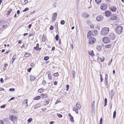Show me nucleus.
<instances>
[{"label":"nucleus","instance_id":"obj_57","mask_svg":"<svg viewBox=\"0 0 124 124\" xmlns=\"http://www.w3.org/2000/svg\"><path fill=\"white\" fill-rule=\"evenodd\" d=\"M15 99V98L14 97H12V98H11L10 99V100L9 101H11V100H14V99Z\"/></svg>","mask_w":124,"mask_h":124},{"label":"nucleus","instance_id":"obj_62","mask_svg":"<svg viewBox=\"0 0 124 124\" xmlns=\"http://www.w3.org/2000/svg\"><path fill=\"white\" fill-rule=\"evenodd\" d=\"M20 13V11L19 10H18L17 12V14H19Z\"/></svg>","mask_w":124,"mask_h":124},{"label":"nucleus","instance_id":"obj_59","mask_svg":"<svg viewBox=\"0 0 124 124\" xmlns=\"http://www.w3.org/2000/svg\"><path fill=\"white\" fill-rule=\"evenodd\" d=\"M69 85H66V87L67 89H69Z\"/></svg>","mask_w":124,"mask_h":124},{"label":"nucleus","instance_id":"obj_64","mask_svg":"<svg viewBox=\"0 0 124 124\" xmlns=\"http://www.w3.org/2000/svg\"><path fill=\"white\" fill-rule=\"evenodd\" d=\"M54 122L53 121H51L50 123V124H53L54 123Z\"/></svg>","mask_w":124,"mask_h":124},{"label":"nucleus","instance_id":"obj_32","mask_svg":"<svg viewBox=\"0 0 124 124\" xmlns=\"http://www.w3.org/2000/svg\"><path fill=\"white\" fill-rule=\"evenodd\" d=\"M35 79V77L34 76H31L30 77V80H34Z\"/></svg>","mask_w":124,"mask_h":124},{"label":"nucleus","instance_id":"obj_11","mask_svg":"<svg viewBox=\"0 0 124 124\" xmlns=\"http://www.w3.org/2000/svg\"><path fill=\"white\" fill-rule=\"evenodd\" d=\"M103 18V17L102 16H98L96 17L97 20L98 21H102Z\"/></svg>","mask_w":124,"mask_h":124},{"label":"nucleus","instance_id":"obj_19","mask_svg":"<svg viewBox=\"0 0 124 124\" xmlns=\"http://www.w3.org/2000/svg\"><path fill=\"white\" fill-rule=\"evenodd\" d=\"M16 54H14L11 60L12 61V63H13L14 60L16 59Z\"/></svg>","mask_w":124,"mask_h":124},{"label":"nucleus","instance_id":"obj_35","mask_svg":"<svg viewBox=\"0 0 124 124\" xmlns=\"http://www.w3.org/2000/svg\"><path fill=\"white\" fill-rule=\"evenodd\" d=\"M107 99L105 98L104 99V106H105L107 105Z\"/></svg>","mask_w":124,"mask_h":124},{"label":"nucleus","instance_id":"obj_50","mask_svg":"<svg viewBox=\"0 0 124 124\" xmlns=\"http://www.w3.org/2000/svg\"><path fill=\"white\" fill-rule=\"evenodd\" d=\"M15 90V89L14 88H10L9 89V91H14Z\"/></svg>","mask_w":124,"mask_h":124},{"label":"nucleus","instance_id":"obj_49","mask_svg":"<svg viewBox=\"0 0 124 124\" xmlns=\"http://www.w3.org/2000/svg\"><path fill=\"white\" fill-rule=\"evenodd\" d=\"M29 9V8H26L24 9L23 11V12H24L26 11H27Z\"/></svg>","mask_w":124,"mask_h":124},{"label":"nucleus","instance_id":"obj_31","mask_svg":"<svg viewBox=\"0 0 124 124\" xmlns=\"http://www.w3.org/2000/svg\"><path fill=\"white\" fill-rule=\"evenodd\" d=\"M116 111H114L113 112V119L115 118L116 116Z\"/></svg>","mask_w":124,"mask_h":124},{"label":"nucleus","instance_id":"obj_7","mask_svg":"<svg viewBox=\"0 0 124 124\" xmlns=\"http://www.w3.org/2000/svg\"><path fill=\"white\" fill-rule=\"evenodd\" d=\"M102 41L103 42L105 43H108L110 42V40L109 38L104 37L102 39Z\"/></svg>","mask_w":124,"mask_h":124},{"label":"nucleus","instance_id":"obj_13","mask_svg":"<svg viewBox=\"0 0 124 124\" xmlns=\"http://www.w3.org/2000/svg\"><path fill=\"white\" fill-rule=\"evenodd\" d=\"M117 17V16L115 15H113L111 17V19L113 20L116 19Z\"/></svg>","mask_w":124,"mask_h":124},{"label":"nucleus","instance_id":"obj_47","mask_svg":"<svg viewBox=\"0 0 124 124\" xmlns=\"http://www.w3.org/2000/svg\"><path fill=\"white\" fill-rule=\"evenodd\" d=\"M106 83V87L107 88H108V83L107 81L105 82Z\"/></svg>","mask_w":124,"mask_h":124},{"label":"nucleus","instance_id":"obj_48","mask_svg":"<svg viewBox=\"0 0 124 124\" xmlns=\"http://www.w3.org/2000/svg\"><path fill=\"white\" fill-rule=\"evenodd\" d=\"M58 75V72L55 73L54 74V75L55 77H57Z\"/></svg>","mask_w":124,"mask_h":124},{"label":"nucleus","instance_id":"obj_29","mask_svg":"<svg viewBox=\"0 0 124 124\" xmlns=\"http://www.w3.org/2000/svg\"><path fill=\"white\" fill-rule=\"evenodd\" d=\"M44 91V90L41 88L39 89L38 90V92L39 93H41Z\"/></svg>","mask_w":124,"mask_h":124},{"label":"nucleus","instance_id":"obj_10","mask_svg":"<svg viewBox=\"0 0 124 124\" xmlns=\"http://www.w3.org/2000/svg\"><path fill=\"white\" fill-rule=\"evenodd\" d=\"M16 117L14 115H12L10 116L9 119L11 120L13 122H14L16 120Z\"/></svg>","mask_w":124,"mask_h":124},{"label":"nucleus","instance_id":"obj_20","mask_svg":"<svg viewBox=\"0 0 124 124\" xmlns=\"http://www.w3.org/2000/svg\"><path fill=\"white\" fill-rule=\"evenodd\" d=\"M41 96L43 97V98H45L47 97V95L46 94H44L43 93H42L41 94Z\"/></svg>","mask_w":124,"mask_h":124},{"label":"nucleus","instance_id":"obj_28","mask_svg":"<svg viewBox=\"0 0 124 124\" xmlns=\"http://www.w3.org/2000/svg\"><path fill=\"white\" fill-rule=\"evenodd\" d=\"M111 44L107 45L105 46V47L106 48H110L111 47Z\"/></svg>","mask_w":124,"mask_h":124},{"label":"nucleus","instance_id":"obj_58","mask_svg":"<svg viewBox=\"0 0 124 124\" xmlns=\"http://www.w3.org/2000/svg\"><path fill=\"white\" fill-rule=\"evenodd\" d=\"M54 85H56L57 84V82L56 81H55L54 82Z\"/></svg>","mask_w":124,"mask_h":124},{"label":"nucleus","instance_id":"obj_52","mask_svg":"<svg viewBox=\"0 0 124 124\" xmlns=\"http://www.w3.org/2000/svg\"><path fill=\"white\" fill-rule=\"evenodd\" d=\"M54 27L52 26H51L50 28V29L51 30H53V29Z\"/></svg>","mask_w":124,"mask_h":124},{"label":"nucleus","instance_id":"obj_44","mask_svg":"<svg viewBox=\"0 0 124 124\" xmlns=\"http://www.w3.org/2000/svg\"><path fill=\"white\" fill-rule=\"evenodd\" d=\"M102 118H100L99 122V124H102Z\"/></svg>","mask_w":124,"mask_h":124},{"label":"nucleus","instance_id":"obj_34","mask_svg":"<svg viewBox=\"0 0 124 124\" xmlns=\"http://www.w3.org/2000/svg\"><path fill=\"white\" fill-rule=\"evenodd\" d=\"M70 120L71 122L72 123H73L74 122V120H73V117L72 116L71 117H70Z\"/></svg>","mask_w":124,"mask_h":124},{"label":"nucleus","instance_id":"obj_56","mask_svg":"<svg viewBox=\"0 0 124 124\" xmlns=\"http://www.w3.org/2000/svg\"><path fill=\"white\" fill-rule=\"evenodd\" d=\"M0 124H4L3 121L0 120Z\"/></svg>","mask_w":124,"mask_h":124},{"label":"nucleus","instance_id":"obj_42","mask_svg":"<svg viewBox=\"0 0 124 124\" xmlns=\"http://www.w3.org/2000/svg\"><path fill=\"white\" fill-rule=\"evenodd\" d=\"M49 58V57L48 56H46V57H45L44 58V59L46 61V60H48Z\"/></svg>","mask_w":124,"mask_h":124},{"label":"nucleus","instance_id":"obj_54","mask_svg":"<svg viewBox=\"0 0 124 124\" xmlns=\"http://www.w3.org/2000/svg\"><path fill=\"white\" fill-rule=\"evenodd\" d=\"M0 81L2 83L3 82L4 80H3V78H0Z\"/></svg>","mask_w":124,"mask_h":124},{"label":"nucleus","instance_id":"obj_24","mask_svg":"<svg viewBox=\"0 0 124 124\" xmlns=\"http://www.w3.org/2000/svg\"><path fill=\"white\" fill-rule=\"evenodd\" d=\"M95 101H94L93 102L92 104V107L93 109H94L95 108L94 104H95Z\"/></svg>","mask_w":124,"mask_h":124},{"label":"nucleus","instance_id":"obj_41","mask_svg":"<svg viewBox=\"0 0 124 124\" xmlns=\"http://www.w3.org/2000/svg\"><path fill=\"white\" fill-rule=\"evenodd\" d=\"M65 23L64 21L63 20H62L60 22V23L61 24L63 25Z\"/></svg>","mask_w":124,"mask_h":124},{"label":"nucleus","instance_id":"obj_43","mask_svg":"<svg viewBox=\"0 0 124 124\" xmlns=\"http://www.w3.org/2000/svg\"><path fill=\"white\" fill-rule=\"evenodd\" d=\"M57 116L60 118H61L62 117V115L59 114H57Z\"/></svg>","mask_w":124,"mask_h":124},{"label":"nucleus","instance_id":"obj_23","mask_svg":"<svg viewBox=\"0 0 124 124\" xmlns=\"http://www.w3.org/2000/svg\"><path fill=\"white\" fill-rule=\"evenodd\" d=\"M96 48L98 51H100L101 50V47L99 46H97Z\"/></svg>","mask_w":124,"mask_h":124},{"label":"nucleus","instance_id":"obj_14","mask_svg":"<svg viewBox=\"0 0 124 124\" xmlns=\"http://www.w3.org/2000/svg\"><path fill=\"white\" fill-rule=\"evenodd\" d=\"M21 2L23 5H25L28 2L27 0H21Z\"/></svg>","mask_w":124,"mask_h":124},{"label":"nucleus","instance_id":"obj_27","mask_svg":"<svg viewBox=\"0 0 124 124\" xmlns=\"http://www.w3.org/2000/svg\"><path fill=\"white\" fill-rule=\"evenodd\" d=\"M30 54L28 53H26L25 54L24 56L25 57H28L30 55Z\"/></svg>","mask_w":124,"mask_h":124},{"label":"nucleus","instance_id":"obj_39","mask_svg":"<svg viewBox=\"0 0 124 124\" xmlns=\"http://www.w3.org/2000/svg\"><path fill=\"white\" fill-rule=\"evenodd\" d=\"M72 76H73V77L74 78V75H75V72L73 70V71H72Z\"/></svg>","mask_w":124,"mask_h":124},{"label":"nucleus","instance_id":"obj_12","mask_svg":"<svg viewBox=\"0 0 124 124\" xmlns=\"http://www.w3.org/2000/svg\"><path fill=\"white\" fill-rule=\"evenodd\" d=\"M110 10L113 12H115L116 10V7L113 6H112L110 7L109 8Z\"/></svg>","mask_w":124,"mask_h":124},{"label":"nucleus","instance_id":"obj_55","mask_svg":"<svg viewBox=\"0 0 124 124\" xmlns=\"http://www.w3.org/2000/svg\"><path fill=\"white\" fill-rule=\"evenodd\" d=\"M34 66V64L33 63H31L30 65V66L31 67H33Z\"/></svg>","mask_w":124,"mask_h":124},{"label":"nucleus","instance_id":"obj_18","mask_svg":"<svg viewBox=\"0 0 124 124\" xmlns=\"http://www.w3.org/2000/svg\"><path fill=\"white\" fill-rule=\"evenodd\" d=\"M23 104H25L26 107L28 106V105L27 103V99H25L23 101Z\"/></svg>","mask_w":124,"mask_h":124},{"label":"nucleus","instance_id":"obj_60","mask_svg":"<svg viewBox=\"0 0 124 124\" xmlns=\"http://www.w3.org/2000/svg\"><path fill=\"white\" fill-rule=\"evenodd\" d=\"M31 26H32V25L31 24H30L29 25V26H28V27L29 29H30L31 28Z\"/></svg>","mask_w":124,"mask_h":124},{"label":"nucleus","instance_id":"obj_6","mask_svg":"<svg viewBox=\"0 0 124 124\" xmlns=\"http://www.w3.org/2000/svg\"><path fill=\"white\" fill-rule=\"evenodd\" d=\"M88 38L89 39V43L90 44H93L96 41L95 39L94 38L90 37Z\"/></svg>","mask_w":124,"mask_h":124},{"label":"nucleus","instance_id":"obj_53","mask_svg":"<svg viewBox=\"0 0 124 124\" xmlns=\"http://www.w3.org/2000/svg\"><path fill=\"white\" fill-rule=\"evenodd\" d=\"M31 69H32L31 68H29V69H28L27 70V71L28 72H30L31 71Z\"/></svg>","mask_w":124,"mask_h":124},{"label":"nucleus","instance_id":"obj_30","mask_svg":"<svg viewBox=\"0 0 124 124\" xmlns=\"http://www.w3.org/2000/svg\"><path fill=\"white\" fill-rule=\"evenodd\" d=\"M46 40V39L44 36V34L42 37V41L44 42Z\"/></svg>","mask_w":124,"mask_h":124},{"label":"nucleus","instance_id":"obj_4","mask_svg":"<svg viewBox=\"0 0 124 124\" xmlns=\"http://www.w3.org/2000/svg\"><path fill=\"white\" fill-rule=\"evenodd\" d=\"M115 30L118 34H120L122 32L123 30L122 26H118L116 28Z\"/></svg>","mask_w":124,"mask_h":124},{"label":"nucleus","instance_id":"obj_3","mask_svg":"<svg viewBox=\"0 0 124 124\" xmlns=\"http://www.w3.org/2000/svg\"><path fill=\"white\" fill-rule=\"evenodd\" d=\"M109 31V29L108 28L104 27L101 30V34L103 36H105L107 34Z\"/></svg>","mask_w":124,"mask_h":124},{"label":"nucleus","instance_id":"obj_51","mask_svg":"<svg viewBox=\"0 0 124 124\" xmlns=\"http://www.w3.org/2000/svg\"><path fill=\"white\" fill-rule=\"evenodd\" d=\"M6 105H4L0 106V107L1 108H4L5 107Z\"/></svg>","mask_w":124,"mask_h":124},{"label":"nucleus","instance_id":"obj_38","mask_svg":"<svg viewBox=\"0 0 124 124\" xmlns=\"http://www.w3.org/2000/svg\"><path fill=\"white\" fill-rule=\"evenodd\" d=\"M32 119L31 118H29L28 120V122L29 123L32 121Z\"/></svg>","mask_w":124,"mask_h":124},{"label":"nucleus","instance_id":"obj_46","mask_svg":"<svg viewBox=\"0 0 124 124\" xmlns=\"http://www.w3.org/2000/svg\"><path fill=\"white\" fill-rule=\"evenodd\" d=\"M46 84V82L45 80H43L42 82V84L43 85H45Z\"/></svg>","mask_w":124,"mask_h":124},{"label":"nucleus","instance_id":"obj_22","mask_svg":"<svg viewBox=\"0 0 124 124\" xmlns=\"http://www.w3.org/2000/svg\"><path fill=\"white\" fill-rule=\"evenodd\" d=\"M50 101V99H49L46 100L45 102H44V105H46L48 104L49 102Z\"/></svg>","mask_w":124,"mask_h":124},{"label":"nucleus","instance_id":"obj_1","mask_svg":"<svg viewBox=\"0 0 124 124\" xmlns=\"http://www.w3.org/2000/svg\"><path fill=\"white\" fill-rule=\"evenodd\" d=\"M81 106L79 102H78L76 104V106L74 107L73 108V110L75 111L77 114H78V110L80 109L81 108Z\"/></svg>","mask_w":124,"mask_h":124},{"label":"nucleus","instance_id":"obj_36","mask_svg":"<svg viewBox=\"0 0 124 124\" xmlns=\"http://www.w3.org/2000/svg\"><path fill=\"white\" fill-rule=\"evenodd\" d=\"M108 78V75L107 74L105 75V82L107 81Z\"/></svg>","mask_w":124,"mask_h":124},{"label":"nucleus","instance_id":"obj_2","mask_svg":"<svg viewBox=\"0 0 124 124\" xmlns=\"http://www.w3.org/2000/svg\"><path fill=\"white\" fill-rule=\"evenodd\" d=\"M97 34V31L96 30L94 31H89L87 33V37L88 38L90 37H92L93 36H96Z\"/></svg>","mask_w":124,"mask_h":124},{"label":"nucleus","instance_id":"obj_15","mask_svg":"<svg viewBox=\"0 0 124 124\" xmlns=\"http://www.w3.org/2000/svg\"><path fill=\"white\" fill-rule=\"evenodd\" d=\"M57 14L56 13H54V14L52 17V19L53 20H55L57 16Z\"/></svg>","mask_w":124,"mask_h":124},{"label":"nucleus","instance_id":"obj_45","mask_svg":"<svg viewBox=\"0 0 124 124\" xmlns=\"http://www.w3.org/2000/svg\"><path fill=\"white\" fill-rule=\"evenodd\" d=\"M55 39L57 41L59 39V36L58 35H56Z\"/></svg>","mask_w":124,"mask_h":124},{"label":"nucleus","instance_id":"obj_61","mask_svg":"<svg viewBox=\"0 0 124 124\" xmlns=\"http://www.w3.org/2000/svg\"><path fill=\"white\" fill-rule=\"evenodd\" d=\"M2 90L4 91L5 90V89L3 88H0V91H2Z\"/></svg>","mask_w":124,"mask_h":124},{"label":"nucleus","instance_id":"obj_21","mask_svg":"<svg viewBox=\"0 0 124 124\" xmlns=\"http://www.w3.org/2000/svg\"><path fill=\"white\" fill-rule=\"evenodd\" d=\"M52 75L51 74L49 73L48 74V77L49 80H51L52 79Z\"/></svg>","mask_w":124,"mask_h":124},{"label":"nucleus","instance_id":"obj_8","mask_svg":"<svg viewBox=\"0 0 124 124\" xmlns=\"http://www.w3.org/2000/svg\"><path fill=\"white\" fill-rule=\"evenodd\" d=\"M109 37L111 39L113 40L115 38L116 36L114 33H112L109 35Z\"/></svg>","mask_w":124,"mask_h":124},{"label":"nucleus","instance_id":"obj_26","mask_svg":"<svg viewBox=\"0 0 124 124\" xmlns=\"http://www.w3.org/2000/svg\"><path fill=\"white\" fill-rule=\"evenodd\" d=\"M7 24L5 23L2 26V28L3 29H5L7 27Z\"/></svg>","mask_w":124,"mask_h":124},{"label":"nucleus","instance_id":"obj_16","mask_svg":"<svg viewBox=\"0 0 124 124\" xmlns=\"http://www.w3.org/2000/svg\"><path fill=\"white\" fill-rule=\"evenodd\" d=\"M82 16L85 18H86L88 17L89 16V15L86 12H84L82 14Z\"/></svg>","mask_w":124,"mask_h":124},{"label":"nucleus","instance_id":"obj_25","mask_svg":"<svg viewBox=\"0 0 124 124\" xmlns=\"http://www.w3.org/2000/svg\"><path fill=\"white\" fill-rule=\"evenodd\" d=\"M100 58L101 62H103L104 60V58L103 56H101L100 57Z\"/></svg>","mask_w":124,"mask_h":124},{"label":"nucleus","instance_id":"obj_9","mask_svg":"<svg viewBox=\"0 0 124 124\" xmlns=\"http://www.w3.org/2000/svg\"><path fill=\"white\" fill-rule=\"evenodd\" d=\"M105 14L106 16L107 17L110 16L111 14V11L109 10H106L105 11Z\"/></svg>","mask_w":124,"mask_h":124},{"label":"nucleus","instance_id":"obj_63","mask_svg":"<svg viewBox=\"0 0 124 124\" xmlns=\"http://www.w3.org/2000/svg\"><path fill=\"white\" fill-rule=\"evenodd\" d=\"M8 65L7 64H5L4 65V67H6L7 66H8Z\"/></svg>","mask_w":124,"mask_h":124},{"label":"nucleus","instance_id":"obj_37","mask_svg":"<svg viewBox=\"0 0 124 124\" xmlns=\"http://www.w3.org/2000/svg\"><path fill=\"white\" fill-rule=\"evenodd\" d=\"M95 1L97 4H98L101 2V0H95Z\"/></svg>","mask_w":124,"mask_h":124},{"label":"nucleus","instance_id":"obj_17","mask_svg":"<svg viewBox=\"0 0 124 124\" xmlns=\"http://www.w3.org/2000/svg\"><path fill=\"white\" fill-rule=\"evenodd\" d=\"M88 53L89 54L92 56H93L94 55L93 51H88Z\"/></svg>","mask_w":124,"mask_h":124},{"label":"nucleus","instance_id":"obj_40","mask_svg":"<svg viewBox=\"0 0 124 124\" xmlns=\"http://www.w3.org/2000/svg\"><path fill=\"white\" fill-rule=\"evenodd\" d=\"M12 11V9H10L8 11V13L7 15H9L10 13Z\"/></svg>","mask_w":124,"mask_h":124},{"label":"nucleus","instance_id":"obj_5","mask_svg":"<svg viewBox=\"0 0 124 124\" xmlns=\"http://www.w3.org/2000/svg\"><path fill=\"white\" fill-rule=\"evenodd\" d=\"M107 5L106 4L103 3L101 4L100 6V8L102 10H105L107 9Z\"/></svg>","mask_w":124,"mask_h":124},{"label":"nucleus","instance_id":"obj_33","mask_svg":"<svg viewBox=\"0 0 124 124\" xmlns=\"http://www.w3.org/2000/svg\"><path fill=\"white\" fill-rule=\"evenodd\" d=\"M40 97L39 96H38L36 98H35L34 99L35 100H38L40 99Z\"/></svg>","mask_w":124,"mask_h":124}]
</instances>
